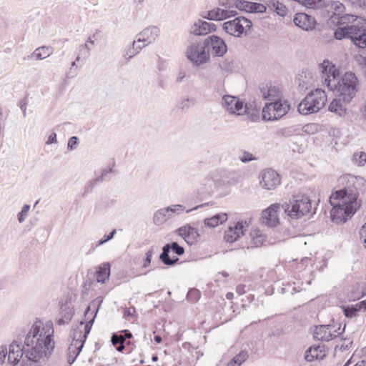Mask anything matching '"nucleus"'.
I'll return each instance as SVG.
<instances>
[{"label": "nucleus", "mask_w": 366, "mask_h": 366, "mask_svg": "<svg viewBox=\"0 0 366 366\" xmlns=\"http://www.w3.org/2000/svg\"><path fill=\"white\" fill-rule=\"evenodd\" d=\"M54 334L51 322L36 321L27 333L24 345L14 341L7 352V360L9 364L16 365L24 355L22 366H41L51 355L54 348Z\"/></svg>", "instance_id": "obj_1"}, {"label": "nucleus", "mask_w": 366, "mask_h": 366, "mask_svg": "<svg viewBox=\"0 0 366 366\" xmlns=\"http://www.w3.org/2000/svg\"><path fill=\"white\" fill-rule=\"evenodd\" d=\"M339 183L344 187L334 192L330 198L332 206L331 219L337 224L345 222L355 214L361 206L358 201L359 191L366 187V180L363 177L350 174L340 177Z\"/></svg>", "instance_id": "obj_2"}, {"label": "nucleus", "mask_w": 366, "mask_h": 366, "mask_svg": "<svg viewBox=\"0 0 366 366\" xmlns=\"http://www.w3.org/2000/svg\"><path fill=\"white\" fill-rule=\"evenodd\" d=\"M327 11L332 18H339V26L334 32V37L337 40L345 38L351 41L359 48L366 49V19L351 14L342 15L345 6L339 1H330L325 4Z\"/></svg>", "instance_id": "obj_3"}, {"label": "nucleus", "mask_w": 366, "mask_h": 366, "mask_svg": "<svg viewBox=\"0 0 366 366\" xmlns=\"http://www.w3.org/2000/svg\"><path fill=\"white\" fill-rule=\"evenodd\" d=\"M327 102L325 92L316 89L310 92L299 104L297 109L300 114L308 115L316 113L323 108Z\"/></svg>", "instance_id": "obj_4"}, {"label": "nucleus", "mask_w": 366, "mask_h": 366, "mask_svg": "<svg viewBox=\"0 0 366 366\" xmlns=\"http://www.w3.org/2000/svg\"><path fill=\"white\" fill-rule=\"evenodd\" d=\"M282 207L290 218L298 219L311 212L312 203L307 196L297 195L289 203L282 205Z\"/></svg>", "instance_id": "obj_5"}, {"label": "nucleus", "mask_w": 366, "mask_h": 366, "mask_svg": "<svg viewBox=\"0 0 366 366\" xmlns=\"http://www.w3.org/2000/svg\"><path fill=\"white\" fill-rule=\"evenodd\" d=\"M337 84L334 88H328L331 91L340 93L344 102H350L357 93V79L355 74L347 72L340 79L337 77Z\"/></svg>", "instance_id": "obj_6"}, {"label": "nucleus", "mask_w": 366, "mask_h": 366, "mask_svg": "<svg viewBox=\"0 0 366 366\" xmlns=\"http://www.w3.org/2000/svg\"><path fill=\"white\" fill-rule=\"evenodd\" d=\"M290 107L289 102L283 99L267 102L262 109V119L264 121L278 120L289 112Z\"/></svg>", "instance_id": "obj_7"}, {"label": "nucleus", "mask_w": 366, "mask_h": 366, "mask_svg": "<svg viewBox=\"0 0 366 366\" xmlns=\"http://www.w3.org/2000/svg\"><path fill=\"white\" fill-rule=\"evenodd\" d=\"M186 56L196 66L206 63L209 59L204 42L192 44L186 50Z\"/></svg>", "instance_id": "obj_8"}, {"label": "nucleus", "mask_w": 366, "mask_h": 366, "mask_svg": "<svg viewBox=\"0 0 366 366\" xmlns=\"http://www.w3.org/2000/svg\"><path fill=\"white\" fill-rule=\"evenodd\" d=\"M252 24L251 21L243 16H239L225 21L222 24V29L226 33L236 37H239L244 31L249 29Z\"/></svg>", "instance_id": "obj_9"}, {"label": "nucleus", "mask_w": 366, "mask_h": 366, "mask_svg": "<svg viewBox=\"0 0 366 366\" xmlns=\"http://www.w3.org/2000/svg\"><path fill=\"white\" fill-rule=\"evenodd\" d=\"M185 207L182 204H173L157 210L153 215V222L157 226L164 224L167 220L182 213Z\"/></svg>", "instance_id": "obj_10"}, {"label": "nucleus", "mask_w": 366, "mask_h": 366, "mask_svg": "<svg viewBox=\"0 0 366 366\" xmlns=\"http://www.w3.org/2000/svg\"><path fill=\"white\" fill-rule=\"evenodd\" d=\"M319 67L324 79V84L327 88L335 87L338 84L337 77L340 76L339 70L329 60H324Z\"/></svg>", "instance_id": "obj_11"}, {"label": "nucleus", "mask_w": 366, "mask_h": 366, "mask_svg": "<svg viewBox=\"0 0 366 366\" xmlns=\"http://www.w3.org/2000/svg\"><path fill=\"white\" fill-rule=\"evenodd\" d=\"M345 329V325L342 329L339 326L338 329L331 325H321L316 326L313 331V337L320 341L328 342L338 335H341Z\"/></svg>", "instance_id": "obj_12"}, {"label": "nucleus", "mask_w": 366, "mask_h": 366, "mask_svg": "<svg viewBox=\"0 0 366 366\" xmlns=\"http://www.w3.org/2000/svg\"><path fill=\"white\" fill-rule=\"evenodd\" d=\"M171 250L174 254L179 256L184 253V247L180 246L177 242L166 244L162 247V252L159 256V259L165 265L167 266H173L179 261L178 257H174L172 259L169 257V254Z\"/></svg>", "instance_id": "obj_13"}, {"label": "nucleus", "mask_w": 366, "mask_h": 366, "mask_svg": "<svg viewBox=\"0 0 366 366\" xmlns=\"http://www.w3.org/2000/svg\"><path fill=\"white\" fill-rule=\"evenodd\" d=\"M204 42L209 54L211 52L213 56H222L227 51L224 41L216 35L208 36Z\"/></svg>", "instance_id": "obj_14"}, {"label": "nucleus", "mask_w": 366, "mask_h": 366, "mask_svg": "<svg viewBox=\"0 0 366 366\" xmlns=\"http://www.w3.org/2000/svg\"><path fill=\"white\" fill-rule=\"evenodd\" d=\"M80 337L81 332H75L73 333V340L68 347L66 357L67 362L69 365L74 362L84 347V340L79 339Z\"/></svg>", "instance_id": "obj_15"}, {"label": "nucleus", "mask_w": 366, "mask_h": 366, "mask_svg": "<svg viewBox=\"0 0 366 366\" xmlns=\"http://www.w3.org/2000/svg\"><path fill=\"white\" fill-rule=\"evenodd\" d=\"M160 32L159 27L156 26H149L139 32L136 36V39L138 42H142V46L145 47L147 45L154 43L159 36Z\"/></svg>", "instance_id": "obj_16"}, {"label": "nucleus", "mask_w": 366, "mask_h": 366, "mask_svg": "<svg viewBox=\"0 0 366 366\" xmlns=\"http://www.w3.org/2000/svg\"><path fill=\"white\" fill-rule=\"evenodd\" d=\"M282 206L280 204H273L262 212V224L269 227H274L279 224L278 211Z\"/></svg>", "instance_id": "obj_17"}, {"label": "nucleus", "mask_w": 366, "mask_h": 366, "mask_svg": "<svg viewBox=\"0 0 366 366\" xmlns=\"http://www.w3.org/2000/svg\"><path fill=\"white\" fill-rule=\"evenodd\" d=\"M261 185L268 190L274 189L280 184L279 174L272 169L264 170L261 174Z\"/></svg>", "instance_id": "obj_18"}, {"label": "nucleus", "mask_w": 366, "mask_h": 366, "mask_svg": "<svg viewBox=\"0 0 366 366\" xmlns=\"http://www.w3.org/2000/svg\"><path fill=\"white\" fill-rule=\"evenodd\" d=\"M222 104L223 107L232 114L241 115L245 112L243 102L235 97L224 95Z\"/></svg>", "instance_id": "obj_19"}, {"label": "nucleus", "mask_w": 366, "mask_h": 366, "mask_svg": "<svg viewBox=\"0 0 366 366\" xmlns=\"http://www.w3.org/2000/svg\"><path fill=\"white\" fill-rule=\"evenodd\" d=\"M215 30V24L198 19L191 25L189 31L195 36H204Z\"/></svg>", "instance_id": "obj_20"}, {"label": "nucleus", "mask_w": 366, "mask_h": 366, "mask_svg": "<svg viewBox=\"0 0 366 366\" xmlns=\"http://www.w3.org/2000/svg\"><path fill=\"white\" fill-rule=\"evenodd\" d=\"M293 21L296 26L305 31L313 29L316 24L315 18L305 13L296 14Z\"/></svg>", "instance_id": "obj_21"}, {"label": "nucleus", "mask_w": 366, "mask_h": 366, "mask_svg": "<svg viewBox=\"0 0 366 366\" xmlns=\"http://www.w3.org/2000/svg\"><path fill=\"white\" fill-rule=\"evenodd\" d=\"M259 92L263 99L269 102L281 99L282 92L278 86L262 84Z\"/></svg>", "instance_id": "obj_22"}, {"label": "nucleus", "mask_w": 366, "mask_h": 366, "mask_svg": "<svg viewBox=\"0 0 366 366\" xmlns=\"http://www.w3.org/2000/svg\"><path fill=\"white\" fill-rule=\"evenodd\" d=\"M177 232L189 245L197 243L200 237L197 229L189 225L180 227Z\"/></svg>", "instance_id": "obj_23"}, {"label": "nucleus", "mask_w": 366, "mask_h": 366, "mask_svg": "<svg viewBox=\"0 0 366 366\" xmlns=\"http://www.w3.org/2000/svg\"><path fill=\"white\" fill-rule=\"evenodd\" d=\"M244 226L242 222H237L234 227L230 226L224 232V239L226 242L233 243L244 233Z\"/></svg>", "instance_id": "obj_24"}, {"label": "nucleus", "mask_w": 366, "mask_h": 366, "mask_svg": "<svg viewBox=\"0 0 366 366\" xmlns=\"http://www.w3.org/2000/svg\"><path fill=\"white\" fill-rule=\"evenodd\" d=\"M102 302L103 298L102 297H98L89 304L84 312L85 323H89V320L92 318V315L94 316V318L96 317Z\"/></svg>", "instance_id": "obj_25"}, {"label": "nucleus", "mask_w": 366, "mask_h": 366, "mask_svg": "<svg viewBox=\"0 0 366 366\" xmlns=\"http://www.w3.org/2000/svg\"><path fill=\"white\" fill-rule=\"evenodd\" d=\"M325 350L323 346L310 347L305 355V359L307 362H312L315 360H321L325 357Z\"/></svg>", "instance_id": "obj_26"}, {"label": "nucleus", "mask_w": 366, "mask_h": 366, "mask_svg": "<svg viewBox=\"0 0 366 366\" xmlns=\"http://www.w3.org/2000/svg\"><path fill=\"white\" fill-rule=\"evenodd\" d=\"M239 6L241 11H244L249 13H263L265 12L267 6L265 4L248 1L247 4L239 3Z\"/></svg>", "instance_id": "obj_27"}, {"label": "nucleus", "mask_w": 366, "mask_h": 366, "mask_svg": "<svg viewBox=\"0 0 366 366\" xmlns=\"http://www.w3.org/2000/svg\"><path fill=\"white\" fill-rule=\"evenodd\" d=\"M345 103L342 100V98L334 99L329 105V111L337 114L340 117H342L346 114L347 109L345 107Z\"/></svg>", "instance_id": "obj_28"}, {"label": "nucleus", "mask_w": 366, "mask_h": 366, "mask_svg": "<svg viewBox=\"0 0 366 366\" xmlns=\"http://www.w3.org/2000/svg\"><path fill=\"white\" fill-rule=\"evenodd\" d=\"M227 219V213H219L212 216V217L204 219V224L207 227L214 228L226 222Z\"/></svg>", "instance_id": "obj_29"}, {"label": "nucleus", "mask_w": 366, "mask_h": 366, "mask_svg": "<svg viewBox=\"0 0 366 366\" xmlns=\"http://www.w3.org/2000/svg\"><path fill=\"white\" fill-rule=\"evenodd\" d=\"M111 265L109 262L101 264L96 272V277L98 282L105 283L110 275Z\"/></svg>", "instance_id": "obj_30"}, {"label": "nucleus", "mask_w": 366, "mask_h": 366, "mask_svg": "<svg viewBox=\"0 0 366 366\" xmlns=\"http://www.w3.org/2000/svg\"><path fill=\"white\" fill-rule=\"evenodd\" d=\"M266 5L269 11L276 12L279 16H285L287 13V7L278 1L267 0Z\"/></svg>", "instance_id": "obj_31"}, {"label": "nucleus", "mask_w": 366, "mask_h": 366, "mask_svg": "<svg viewBox=\"0 0 366 366\" xmlns=\"http://www.w3.org/2000/svg\"><path fill=\"white\" fill-rule=\"evenodd\" d=\"M296 82L300 91H305L312 86L313 80L312 76H307L306 72H302L297 78Z\"/></svg>", "instance_id": "obj_32"}, {"label": "nucleus", "mask_w": 366, "mask_h": 366, "mask_svg": "<svg viewBox=\"0 0 366 366\" xmlns=\"http://www.w3.org/2000/svg\"><path fill=\"white\" fill-rule=\"evenodd\" d=\"M214 14V21H221L226 19L230 16H234L236 15V11L234 10H227L220 8H215L212 9Z\"/></svg>", "instance_id": "obj_33"}, {"label": "nucleus", "mask_w": 366, "mask_h": 366, "mask_svg": "<svg viewBox=\"0 0 366 366\" xmlns=\"http://www.w3.org/2000/svg\"><path fill=\"white\" fill-rule=\"evenodd\" d=\"M137 39L134 40L132 44L125 48L123 56L127 59H131L135 55L139 54L140 51L144 48L142 46L137 45Z\"/></svg>", "instance_id": "obj_34"}, {"label": "nucleus", "mask_w": 366, "mask_h": 366, "mask_svg": "<svg viewBox=\"0 0 366 366\" xmlns=\"http://www.w3.org/2000/svg\"><path fill=\"white\" fill-rule=\"evenodd\" d=\"M250 236L254 244L256 247H260L264 244L267 240V236L259 229H254L251 232Z\"/></svg>", "instance_id": "obj_35"}, {"label": "nucleus", "mask_w": 366, "mask_h": 366, "mask_svg": "<svg viewBox=\"0 0 366 366\" xmlns=\"http://www.w3.org/2000/svg\"><path fill=\"white\" fill-rule=\"evenodd\" d=\"M340 308L345 316L349 318L356 317L357 312L361 310L357 303L351 305H342Z\"/></svg>", "instance_id": "obj_36"}, {"label": "nucleus", "mask_w": 366, "mask_h": 366, "mask_svg": "<svg viewBox=\"0 0 366 366\" xmlns=\"http://www.w3.org/2000/svg\"><path fill=\"white\" fill-rule=\"evenodd\" d=\"M53 52V49L49 46H41L37 48L32 54L36 59H44L49 56Z\"/></svg>", "instance_id": "obj_37"}, {"label": "nucleus", "mask_w": 366, "mask_h": 366, "mask_svg": "<svg viewBox=\"0 0 366 366\" xmlns=\"http://www.w3.org/2000/svg\"><path fill=\"white\" fill-rule=\"evenodd\" d=\"M248 358V353L246 351H241L234 356L227 366H240Z\"/></svg>", "instance_id": "obj_38"}, {"label": "nucleus", "mask_w": 366, "mask_h": 366, "mask_svg": "<svg viewBox=\"0 0 366 366\" xmlns=\"http://www.w3.org/2000/svg\"><path fill=\"white\" fill-rule=\"evenodd\" d=\"M297 2L310 9H317L324 5L322 0H299Z\"/></svg>", "instance_id": "obj_39"}, {"label": "nucleus", "mask_w": 366, "mask_h": 366, "mask_svg": "<svg viewBox=\"0 0 366 366\" xmlns=\"http://www.w3.org/2000/svg\"><path fill=\"white\" fill-rule=\"evenodd\" d=\"M341 342L335 346V350H340L341 352L347 351L352 345V340L350 337H345L342 339Z\"/></svg>", "instance_id": "obj_40"}, {"label": "nucleus", "mask_w": 366, "mask_h": 366, "mask_svg": "<svg viewBox=\"0 0 366 366\" xmlns=\"http://www.w3.org/2000/svg\"><path fill=\"white\" fill-rule=\"evenodd\" d=\"M352 162L357 166H362L366 162V153L364 152H355Z\"/></svg>", "instance_id": "obj_41"}, {"label": "nucleus", "mask_w": 366, "mask_h": 366, "mask_svg": "<svg viewBox=\"0 0 366 366\" xmlns=\"http://www.w3.org/2000/svg\"><path fill=\"white\" fill-rule=\"evenodd\" d=\"M200 298V292L195 288L190 289L187 295V299L189 302L195 303Z\"/></svg>", "instance_id": "obj_42"}, {"label": "nucleus", "mask_w": 366, "mask_h": 366, "mask_svg": "<svg viewBox=\"0 0 366 366\" xmlns=\"http://www.w3.org/2000/svg\"><path fill=\"white\" fill-rule=\"evenodd\" d=\"M94 322V316L92 315V318L89 320V323H85V325L84 327V335H83V336L81 335V337L79 339L84 340V341L86 340L87 335L89 334V332L91 331L92 326ZM75 332L81 333V330H74V333Z\"/></svg>", "instance_id": "obj_43"}, {"label": "nucleus", "mask_w": 366, "mask_h": 366, "mask_svg": "<svg viewBox=\"0 0 366 366\" xmlns=\"http://www.w3.org/2000/svg\"><path fill=\"white\" fill-rule=\"evenodd\" d=\"M113 172L114 170L112 167L103 169L102 170L101 174L96 177V181H99L100 182H102L104 181L109 180V174Z\"/></svg>", "instance_id": "obj_44"}, {"label": "nucleus", "mask_w": 366, "mask_h": 366, "mask_svg": "<svg viewBox=\"0 0 366 366\" xmlns=\"http://www.w3.org/2000/svg\"><path fill=\"white\" fill-rule=\"evenodd\" d=\"M196 103V99L194 98H184L181 99L179 103V107L182 109H186L189 108L190 107L194 105Z\"/></svg>", "instance_id": "obj_45"}, {"label": "nucleus", "mask_w": 366, "mask_h": 366, "mask_svg": "<svg viewBox=\"0 0 366 366\" xmlns=\"http://www.w3.org/2000/svg\"><path fill=\"white\" fill-rule=\"evenodd\" d=\"M29 209H30V205L25 204L22 207L21 212H19L17 217H18V220L20 223H22L23 222H24L25 218L26 217Z\"/></svg>", "instance_id": "obj_46"}, {"label": "nucleus", "mask_w": 366, "mask_h": 366, "mask_svg": "<svg viewBox=\"0 0 366 366\" xmlns=\"http://www.w3.org/2000/svg\"><path fill=\"white\" fill-rule=\"evenodd\" d=\"M100 182L99 181H96V178L89 181L85 185L84 187V193H83V195L85 196L86 194L90 193L92 192L93 190V188L97 184H99Z\"/></svg>", "instance_id": "obj_47"}, {"label": "nucleus", "mask_w": 366, "mask_h": 366, "mask_svg": "<svg viewBox=\"0 0 366 366\" xmlns=\"http://www.w3.org/2000/svg\"><path fill=\"white\" fill-rule=\"evenodd\" d=\"M255 159L256 158L250 152L247 151H244L242 154L239 157V160L243 163H247Z\"/></svg>", "instance_id": "obj_48"}, {"label": "nucleus", "mask_w": 366, "mask_h": 366, "mask_svg": "<svg viewBox=\"0 0 366 366\" xmlns=\"http://www.w3.org/2000/svg\"><path fill=\"white\" fill-rule=\"evenodd\" d=\"M112 343L114 346L124 343L125 338L122 335L113 334L111 338Z\"/></svg>", "instance_id": "obj_49"}, {"label": "nucleus", "mask_w": 366, "mask_h": 366, "mask_svg": "<svg viewBox=\"0 0 366 366\" xmlns=\"http://www.w3.org/2000/svg\"><path fill=\"white\" fill-rule=\"evenodd\" d=\"M79 54L76 58V61H79L80 59L86 60L90 56V51L86 49H83L79 47Z\"/></svg>", "instance_id": "obj_50"}, {"label": "nucleus", "mask_w": 366, "mask_h": 366, "mask_svg": "<svg viewBox=\"0 0 366 366\" xmlns=\"http://www.w3.org/2000/svg\"><path fill=\"white\" fill-rule=\"evenodd\" d=\"M354 8H366V0H347Z\"/></svg>", "instance_id": "obj_51"}, {"label": "nucleus", "mask_w": 366, "mask_h": 366, "mask_svg": "<svg viewBox=\"0 0 366 366\" xmlns=\"http://www.w3.org/2000/svg\"><path fill=\"white\" fill-rule=\"evenodd\" d=\"M78 144H79V139H78V137H76L75 136L71 137L69 139L68 144H67V149L69 150H74V149L76 148Z\"/></svg>", "instance_id": "obj_52"}, {"label": "nucleus", "mask_w": 366, "mask_h": 366, "mask_svg": "<svg viewBox=\"0 0 366 366\" xmlns=\"http://www.w3.org/2000/svg\"><path fill=\"white\" fill-rule=\"evenodd\" d=\"M110 239L108 237L107 234H105L101 239L97 241V242L92 244V247L93 249H97L98 247L104 244V243L109 242Z\"/></svg>", "instance_id": "obj_53"}, {"label": "nucleus", "mask_w": 366, "mask_h": 366, "mask_svg": "<svg viewBox=\"0 0 366 366\" xmlns=\"http://www.w3.org/2000/svg\"><path fill=\"white\" fill-rule=\"evenodd\" d=\"M187 78V74H186V71L181 69L179 70L178 71V74H177V79H176V82L177 83H182L184 81V79Z\"/></svg>", "instance_id": "obj_54"}, {"label": "nucleus", "mask_w": 366, "mask_h": 366, "mask_svg": "<svg viewBox=\"0 0 366 366\" xmlns=\"http://www.w3.org/2000/svg\"><path fill=\"white\" fill-rule=\"evenodd\" d=\"M152 254H153V250L152 249H149V250H148L146 252V257H145V259H144V262L143 264V267H147L150 264L151 260H152Z\"/></svg>", "instance_id": "obj_55"}, {"label": "nucleus", "mask_w": 366, "mask_h": 366, "mask_svg": "<svg viewBox=\"0 0 366 366\" xmlns=\"http://www.w3.org/2000/svg\"><path fill=\"white\" fill-rule=\"evenodd\" d=\"M7 357V348L6 347L1 346L0 347V363H4Z\"/></svg>", "instance_id": "obj_56"}, {"label": "nucleus", "mask_w": 366, "mask_h": 366, "mask_svg": "<svg viewBox=\"0 0 366 366\" xmlns=\"http://www.w3.org/2000/svg\"><path fill=\"white\" fill-rule=\"evenodd\" d=\"M212 12H213L212 10H210L207 12H203L201 14V16L204 19L214 21V14H212Z\"/></svg>", "instance_id": "obj_57"}, {"label": "nucleus", "mask_w": 366, "mask_h": 366, "mask_svg": "<svg viewBox=\"0 0 366 366\" xmlns=\"http://www.w3.org/2000/svg\"><path fill=\"white\" fill-rule=\"evenodd\" d=\"M56 142V134L53 132L49 136L48 139L46 141V144H51L55 143Z\"/></svg>", "instance_id": "obj_58"}, {"label": "nucleus", "mask_w": 366, "mask_h": 366, "mask_svg": "<svg viewBox=\"0 0 366 366\" xmlns=\"http://www.w3.org/2000/svg\"><path fill=\"white\" fill-rule=\"evenodd\" d=\"M360 234L361 237L365 238L364 243L365 244V248H366V222L363 224V226L360 229Z\"/></svg>", "instance_id": "obj_59"}, {"label": "nucleus", "mask_w": 366, "mask_h": 366, "mask_svg": "<svg viewBox=\"0 0 366 366\" xmlns=\"http://www.w3.org/2000/svg\"><path fill=\"white\" fill-rule=\"evenodd\" d=\"M236 292L239 295H242L244 294L246 292L245 285H237V288H236Z\"/></svg>", "instance_id": "obj_60"}, {"label": "nucleus", "mask_w": 366, "mask_h": 366, "mask_svg": "<svg viewBox=\"0 0 366 366\" xmlns=\"http://www.w3.org/2000/svg\"><path fill=\"white\" fill-rule=\"evenodd\" d=\"M219 5L224 7H232V3L230 1V0H219Z\"/></svg>", "instance_id": "obj_61"}, {"label": "nucleus", "mask_w": 366, "mask_h": 366, "mask_svg": "<svg viewBox=\"0 0 366 366\" xmlns=\"http://www.w3.org/2000/svg\"><path fill=\"white\" fill-rule=\"evenodd\" d=\"M20 104H21L20 108L23 113V116L26 117V103L25 102H21Z\"/></svg>", "instance_id": "obj_62"}, {"label": "nucleus", "mask_w": 366, "mask_h": 366, "mask_svg": "<svg viewBox=\"0 0 366 366\" xmlns=\"http://www.w3.org/2000/svg\"><path fill=\"white\" fill-rule=\"evenodd\" d=\"M71 315L68 316V317L65 316L64 318L66 319V321L64 320V318L59 319L58 324L61 325V324H64L65 322L68 323L69 321L71 320Z\"/></svg>", "instance_id": "obj_63"}, {"label": "nucleus", "mask_w": 366, "mask_h": 366, "mask_svg": "<svg viewBox=\"0 0 366 366\" xmlns=\"http://www.w3.org/2000/svg\"><path fill=\"white\" fill-rule=\"evenodd\" d=\"M358 305H360V309H363L364 310H366V300L361 301L357 303Z\"/></svg>", "instance_id": "obj_64"}]
</instances>
